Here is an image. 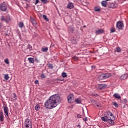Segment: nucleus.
<instances>
[{
	"label": "nucleus",
	"instance_id": "nucleus-1",
	"mask_svg": "<svg viewBox=\"0 0 128 128\" xmlns=\"http://www.w3.org/2000/svg\"><path fill=\"white\" fill-rule=\"evenodd\" d=\"M60 100V98L58 94H54L50 96L48 100L45 102L44 106L49 110L54 108L58 106L57 102H58Z\"/></svg>",
	"mask_w": 128,
	"mask_h": 128
},
{
	"label": "nucleus",
	"instance_id": "nucleus-2",
	"mask_svg": "<svg viewBox=\"0 0 128 128\" xmlns=\"http://www.w3.org/2000/svg\"><path fill=\"white\" fill-rule=\"evenodd\" d=\"M101 119L105 122H108L112 126L114 124V116L112 114V113L109 112L106 116L102 117Z\"/></svg>",
	"mask_w": 128,
	"mask_h": 128
},
{
	"label": "nucleus",
	"instance_id": "nucleus-3",
	"mask_svg": "<svg viewBox=\"0 0 128 128\" xmlns=\"http://www.w3.org/2000/svg\"><path fill=\"white\" fill-rule=\"evenodd\" d=\"M110 76H112V74L110 73L102 74L98 76V80H99V82H100V80L108 78H110Z\"/></svg>",
	"mask_w": 128,
	"mask_h": 128
},
{
	"label": "nucleus",
	"instance_id": "nucleus-4",
	"mask_svg": "<svg viewBox=\"0 0 128 128\" xmlns=\"http://www.w3.org/2000/svg\"><path fill=\"white\" fill-rule=\"evenodd\" d=\"M24 126H25L24 128H32V121H30V120L28 118L26 119L24 123Z\"/></svg>",
	"mask_w": 128,
	"mask_h": 128
},
{
	"label": "nucleus",
	"instance_id": "nucleus-5",
	"mask_svg": "<svg viewBox=\"0 0 128 128\" xmlns=\"http://www.w3.org/2000/svg\"><path fill=\"white\" fill-rule=\"evenodd\" d=\"M124 28V22L122 21H118L116 24V28L118 29V30H122Z\"/></svg>",
	"mask_w": 128,
	"mask_h": 128
},
{
	"label": "nucleus",
	"instance_id": "nucleus-6",
	"mask_svg": "<svg viewBox=\"0 0 128 128\" xmlns=\"http://www.w3.org/2000/svg\"><path fill=\"white\" fill-rule=\"evenodd\" d=\"M1 20L2 22H10V16L8 15H4L2 16Z\"/></svg>",
	"mask_w": 128,
	"mask_h": 128
},
{
	"label": "nucleus",
	"instance_id": "nucleus-7",
	"mask_svg": "<svg viewBox=\"0 0 128 128\" xmlns=\"http://www.w3.org/2000/svg\"><path fill=\"white\" fill-rule=\"evenodd\" d=\"M74 94H69L68 96V102H70V104H72V102H74Z\"/></svg>",
	"mask_w": 128,
	"mask_h": 128
},
{
	"label": "nucleus",
	"instance_id": "nucleus-8",
	"mask_svg": "<svg viewBox=\"0 0 128 128\" xmlns=\"http://www.w3.org/2000/svg\"><path fill=\"white\" fill-rule=\"evenodd\" d=\"M6 8H8V5L6 3L4 2L0 5V9L2 12H6Z\"/></svg>",
	"mask_w": 128,
	"mask_h": 128
},
{
	"label": "nucleus",
	"instance_id": "nucleus-9",
	"mask_svg": "<svg viewBox=\"0 0 128 128\" xmlns=\"http://www.w3.org/2000/svg\"><path fill=\"white\" fill-rule=\"evenodd\" d=\"M30 22H32L33 26H36V24H38L36 20V19H34V17H30Z\"/></svg>",
	"mask_w": 128,
	"mask_h": 128
},
{
	"label": "nucleus",
	"instance_id": "nucleus-10",
	"mask_svg": "<svg viewBox=\"0 0 128 128\" xmlns=\"http://www.w3.org/2000/svg\"><path fill=\"white\" fill-rule=\"evenodd\" d=\"M106 86H108L106 84H99L98 85V88H99V90H104Z\"/></svg>",
	"mask_w": 128,
	"mask_h": 128
},
{
	"label": "nucleus",
	"instance_id": "nucleus-11",
	"mask_svg": "<svg viewBox=\"0 0 128 128\" xmlns=\"http://www.w3.org/2000/svg\"><path fill=\"white\" fill-rule=\"evenodd\" d=\"M4 112L7 116H8V108L7 106H4Z\"/></svg>",
	"mask_w": 128,
	"mask_h": 128
},
{
	"label": "nucleus",
	"instance_id": "nucleus-12",
	"mask_svg": "<svg viewBox=\"0 0 128 128\" xmlns=\"http://www.w3.org/2000/svg\"><path fill=\"white\" fill-rule=\"evenodd\" d=\"M68 8H69L70 10L72 8H74V4L72 2H69L68 3L67 5Z\"/></svg>",
	"mask_w": 128,
	"mask_h": 128
},
{
	"label": "nucleus",
	"instance_id": "nucleus-13",
	"mask_svg": "<svg viewBox=\"0 0 128 128\" xmlns=\"http://www.w3.org/2000/svg\"><path fill=\"white\" fill-rule=\"evenodd\" d=\"M4 112L2 111L0 112V122H4Z\"/></svg>",
	"mask_w": 128,
	"mask_h": 128
},
{
	"label": "nucleus",
	"instance_id": "nucleus-14",
	"mask_svg": "<svg viewBox=\"0 0 128 128\" xmlns=\"http://www.w3.org/2000/svg\"><path fill=\"white\" fill-rule=\"evenodd\" d=\"M113 96L114 98H118V100H120V94H114L113 95Z\"/></svg>",
	"mask_w": 128,
	"mask_h": 128
},
{
	"label": "nucleus",
	"instance_id": "nucleus-15",
	"mask_svg": "<svg viewBox=\"0 0 128 128\" xmlns=\"http://www.w3.org/2000/svg\"><path fill=\"white\" fill-rule=\"evenodd\" d=\"M74 102L76 104H80V102H82V98H77L76 99L74 100Z\"/></svg>",
	"mask_w": 128,
	"mask_h": 128
},
{
	"label": "nucleus",
	"instance_id": "nucleus-16",
	"mask_svg": "<svg viewBox=\"0 0 128 128\" xmlns=\"http://www.w3.org/2000/svg\"><path fill=\"white\" fill-rule=\"evenodd\" d=\"M28 60L30 64H34V59L32 58H28Z\"/></svg>",
	"mask_w": 128,
	"mask_h": 128
},
{
	"label": "nucleus",
	"instance_id": "nucleus-17",
	"mask_svg": "<svg viewBox=\"0 0 128 128\" xmlns=\"http://www.w3.org/2000/svg\"><path fill=\"white\" fill-rule=\"evenodd\" d=\"M104 30L102 29H98V30L96 31V34H104Z\"/></svg>",
	"mask_w": 128,
	"mask_h": 128
},
{
	"label": "nucleus",
	"instance_id": "nucleus-18",
	"mask_svg": "<svg viewBox=\"0 0 128 128\" xmlns=\"http://www.w3.org/2000/svg\"><path fill=\"white\" fill-rule=\"evenodd\" d=\"M18 26L19 28H24V22H19V23L18 24Z\"/></svg>",
	"mask_w": 128,
	"mask_h": 128
},
{
	"label": "nucleus",
	"instance_id": "nucleus-19",
	"mask_svg": "<svg viewBox=\"0 0 128 128\" xmlns=\"http://www.w3.org/2000/svg\"><path fill=\"white\" fill-rule=\"evenodd\" d=\"M41 50H42V52H46L47 50H48V47L42 48H41Z\"/></svg>",
	"mask_w": 128,
	"mask_h": 128
},
{
	"label": "nucleus",
	"instance_id": "nucleus-20",
	"mask_svg": "<svg viewBox=\"0 0 128 128\" xmlns=\"http://www.w3.org/2000/svg\"><path fill=\"white\" fill-rule=\"evenodd\" d=\"M102 6H104V8H106V1H102Z\"/></svg>",
	"mask_w": 128,
	"mask_h": 128
},
{
	"label": "nucleus",
	"instance_id": "nucleus-21",
	"mask_svg": "<svg viewBox=\"0 0 128 128\" xmlns=\"http://www.w3.org/2000/svg\"><path fill=\"white\" fill-rule=\"evenodd\" d=\"M4 80H8V78H10V76H8V74H4Z\"/></svg>",
	"mask_w": 128,
	"mask_h": 128
},
{
	"label": "nucleus",
	"instance_id": "nucleus-22",
	"mask_svg": "<svg viewBox=\"0 0 128 128\" xmlns=\"http://www.w3.org/2000/svg\"><path fill=\"white\" fill-rule=\"evenodd\" d=\"M42 18H43L44 20H46V22H48V16H46V15H43Z\"/></svg>",
	"mask_w": 128,
	"mask_h": 128
},
{
	"label": "nucleus",
	"instance_id": "nucleus-23",
	"mask_svg": "<svg viewBox=\"0 0 128 128\" xmlns=\"http://www.w3.org/2000/svg\"><path fill=\"white\" fill-rule=\"evenodd\" d=\"M68 30L70 32H74V27H70L68 28Z\"/></svg>",
	"mask_w": 128,
	"mask_h": 128
},
{
	"label": "nucleus",
	"instance_id": "nucleus-24",
	"mask_svg": "<svg viewBox=\"0 0 128 128\" xmlns=\"http://www.w3.org/2000/svg\"><path fill=\"white\" fill-rule=\"evenodd\" d=\"M128 76H126V74L122 75L120 76L121 80H126Z\"/></svg>",
	"mask_w": 128,
	"mask_h": 128
},
{
	"label": "nucleus",
	"instance_id": "nucleus-25",
	"mask_svg": "<svg viewBox=\"0 0 128 128\" xmlns=\"http://www.w3.org/2000/svg\"><path fill=\"white\" fill-rule=\"evenodd\" d=\"M27 49L29 50H32V47L30 44H28L27 46Z\"/></svg>",
	"mask_w": 128,
	"mask_h": 128
},
{
	"label": "nucleus",
	"instance_id": "nucleus-26",
	"mask_svg": "<svg viewBox=\"0 0 128 128\" xmlns=\"http://www.w3.org/2000/svg\"><path fill=\"white\" fill-rule=\"evenodd\" d=\"M48 66L49 68H51V70H52V68H54V66L52 65V64H48Z\"/></svg>",
	"mask_w": 128,
	"mask_h": 128
},
{
	"label": "nucleus",
	"instance_id": "nucleus-27",
	"mask_svg": "<svg viewBox=\"0 0 128 128\" xmlns=\"http://www.w3.org/2000/svg\"><path fill=\"white\" fill-rule=\"evenodd\" d=\"M40 105L37 104V105L36 106L35 110H37V111L38 110H40Z\"/></svg>",
	"mask_w": 128,
	"mask_h": 128
},
{
	"label": "nucleus",
	"instance_id": "nucleus-28",
	"mask_svg": "<svg viewBox=\"0 0 128 128\" xmlns=\"http://www.w3.org/2000/svg\"><path fill=\"white\" fill-rule=\"evenodd\" d=\"M4 62L5 64H10V61L8 60V59L6 58L4 60Z\"/></svg>",
	"mask_w": 128,
	"mask_h": 128
},
{
	"label": "nucleus",
	"instance_id": "nucleus-29",
	"mask_svg": "<svg viewBox=\"0 0 128 128\" xmlns=\"http://www.w3.org/2000/svg\"><path fill=\"white\" fill-rule=\"evenodd\" d=\"M72 58L74 62H76L78 60V58L76 56H74Z\"/></svg>",
	"mask_w": 128,
	"mask_h": 128
},
{
	"label": "nucleus",
	"instance_id": "nucleus-30",
	"mask_svg": "<svg viewBox=\"0 0 128 128\" xmlns=\"http://www.w3.org/2000/svg\"><path fill=\"white\" fill-rule=\"evenodd\" d=\"M62 78H66V73L63 72L62 74Z\"/></svg>",
	"mask_w": 128,
	"mask_h": 128
},
{
	"label": "nucleus",
	"instance_id": "nucleus-31",
	"mask_svg": "<svg viewBox=\"0 0 128 128\" xmlns=\"http://www.w3.org/2000/svg\"><path fill=\"white\" fill-rule=\"evenodd\" d=\"M94 10L95 12H100V9L98 7H95Z\"/></svg>",
	"mask_w": 128,
	"mask_h": 128
},
{
	"label": "nucleus",
	"instance_id": "nucleus-32",
	"mask_svg": "<svg viewBox=\"0 0 128 128\" xmlns=\"http://www.w3.org/2000/svg\"><path fill=\"white\" fill-rule=\"evenodd\" d=\"M122 50V49H120V47H118L116 48V52H121Z\"/></svg>",
	"mask_w": 128,
	"mask_h": 128
},
{
	"label": "nucleus",
	"instance_id": "nucleus-33",
	"mask_svg": "<svg viewBox=\"0 0 128 128\" xmlns=\"http://www.w3.org/2000/svg\"><path fill=\"white\" fill-rule=\"evenodd\" d=\"M110 32H116V28H111L110 30Z\"/></svg>",
	"mask_w": 128,
	"mask_h": 128
},
{
	"label": "nucleus",
	"instance_id": "nucleus-34",
	"mask_svg": "<svg viewBox=\"0 0 128 128\" xmlns=\"http://www.w3.org/2000/svg\"><path fill=\"white\" fill-rule=\"evenodd\" d=\"M40 78H46V75L44 74H42Z\"/></svg>",
	"mask_w": 128,
	"mask_h": 128
},
{
	"label": "nucleus",
	"instance_id": "nucleus-35",
	"mask_svg": "<svg viewBox=\"0 0 128 128\" xmlns=\"http://www.w3.org/2000/svg\"><path fill=\"white\" fill-rule=\"evenodd\" d=\"M110 8H116V6H114V3L111 4Z\"/></svg>",
	"mask_w": 128,
	"mask_h": 128
},
{
	"label": "nucleus",
	"instance_id": "nucleus-36",
	"mask_svg": "<svg viewBox=\"0 0 128 128\" xmlns=\"http://www.w3.org/2000/svg\"><path fill=\"white\" fill-rule=\"evenodd\" d=\"M41 2L44 4H48V0H41Z\"/></svg>",
	"mask_w": 128,
	"mask_h": 128
},
{
	"label": "nucleus",
	"instance_id": "nucleus-37",
	"mask_svg": "<svg viewBox=\"0 0 128 128\" xmlns=\"http://www.w3.org/2000/svg\"><path fill=\"white\" fill-rule=\"evenodd\" d=\"M96 106H97L98 108H102V105L101 104H96Z\"/></svg>",
	"mask_w": 128,
	"mask_h": 128
},
{
	"label": "nucleus",
	"instance_id": "nucleus-38",
	"mask_svg": "<svg viewBox=\"0 0 128 128\" xmlns=\"http://www.w3.org/2000/svg\"><path fill=\"white\" fill-rule=\"evenodd\" d=\"M114 106L115 108H118V104L116 102H114Z\"/></svg>",
	"mask_w": 128,
	"mask_h": 128
},
{
	"label": "nucleus",
	"instance_id": "nucleus-39",
	"mask_svg": "<svg viewBox=\"0 0 128 128\" xmlns=\"http://www.w3.org/2000/svg\"><path fill=\"white\" fill-rule=\"evenodd\" d=\"M34 84H38V80H36L34 82Z\"/></svg>",
	"mask_w": 128,
	"mask_h": 128
},
{
	"label": "nucleus",
	"instance_id": "nucleus-40",
	"mask_svg": "<svg viewBox=\"0 0 128 128\" xmlns=\"http://www.w3.org/2000/svg\"><path fill=\"white\" fill-rule=\"evenodd\" d=\"M14 98L16 99V94L15 93L14 94Z\"/></svg>",
	"mask_w": 128,
	"mask_h": 128
},
{
	"label": "nucleus",
	"instance_id": "nucleus-41",
	"mask_svg": "<svg viewBox=\"0 0 128 128\" xmlns=\"http://www.w3.org/2000/svg\"><path fill=\"white\" fill-rule=\"evenodd\" d=\"M77 116H78V118H82V116H80V114H78L77 115Z\"/></svg>",
	"mask_w": 128,
	"mask_h": 128
},
{
	"label": "nucleus",
	"instance_id": "nucleus-42",
	"mask_svg": "<svg viewBox=\"0 0 128 128\" xmlns=\"http://www.w3.org/2000/svg\"><path fill=\"white\" fill-rule=\"evenodd\" d=\"M39 0H36V3L35 4H38V2Z\"/></svg>",
	"mask_w": 128,
	"mask_h": 128
},
{
	"label": "nucleus",
	"instance_id": "nucleus-43",
	"mask_svg": "<svg viewBox=\"0 0 128 128\" xmlns=\"http://www.w3.org/2000/svg\"><path fill=\"white\" fill-rule=\"evenodd\" d=\"M92 68H96V66H92Z\"/></svg>",
	"mask_w": 128,
	"mask_h": 128
},
{
	"label": "nucleus",
	"instance_id": "nucleus-44",
	"mask_svg": "<svg viewBox=\"0 0 128 128\" xmlns=\"http://www.w3.org/2000/svg\"><path fill=\"white\" fill-rule=\"evenodd\" d=\"M84 122H86L88 120V118H85L84 119Z\"/></svg>",
	"mask_w": 128,
	"mask_h": 128
},
{
	"label": "nucleus",
	"instance_id": "nucleus-45",
	"mask_svg": "<svg viewBox=\"0 0 128 128\" xmlns=\"http://www.w3.org/2000/svg\"><path fill=\"white\" fill-rule=\"evenodd\" d=\"M77 126H78V128H81V126H80V124H78Z\"/></svg>",
	"mask_w": 128,
	"mask_h": 128
},
{
	"label": "nucleus",
	"instance_id": "nucleus-46",
	"mask_svg": "<svg viewBox=\"0 0 128 128\" xmlns=\"http://www.w3.org/2000/svg\"><path fill=\"white\" fill-rule=\"evenodd\" d=\"M0 28H2V25L0 24Z\"/></svg>",
	"mask_w": 128,
	"mask_h": 128
},
{
	"label": "nucleus",
	"instance_id": "nucleus-47",
	"mask_svg": "<svg viewBox=\"0 0 128 128\" xmlns=\"http://www.w3.org/2000/svg\"><path fill=\"white\" fill-rule=\"evenodd\" d=\"M83 114H84V110H83Z\"/></svg>",
	"mask_w": 128,
	"mask_h": 128
},
{
	"label": "nucleus",
	"instance_id": "nucleus-48",
	"mask_svg": "<svg viewBox=\"0 0 128 128\" xmlns=\"http://www.w3.org/2000/svg\"><path fill=\"white\" fill-rule=\"evenodd\" d=\"M108 0H106V2H108Z\"/></svg>",
	"mask_w": 128,
	"mask_h": 128
},
{
	"label": "nucleus",
	"instance_id": "nucleus-49",
	"mask_svg": "<svg viewBox=\"0 0 128 128\" xmlns=\"http://www.w3.org/2000/svg\"><path fill=\"white\" fill-rule=\"evenodd\" d=\"M84 28H86V26H84Z\"/></svg>",
	"mask_w": 128,
	"mask_h": 128
},
{
	"label": "nucleus",
	"instance_id": "nucleus-50",
	"mask_svg": "<svg viewBox=\"0 0 128 128\" xmlns=\"http://www.w3.org/2000/svg\"><path fill=\"white\" fill-rule=\"evenodd\" d=\"M26 2H28V0H25Z\"/></svg>",
	"mask_w": 128,
	"mask_h": 128
}]
</instances>
